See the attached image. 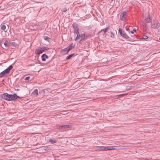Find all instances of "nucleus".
Wrapping results in <instances>:
<instances>
[{"label": "nucleus", "instance_id": "obj_25", "mask_svg": "<svg viewBox=\"0 0 160 160\" xmlns=\"http://www.w3.org/2000/svg\"><path fill=\"white\" fill-rule=\"evenodd\" d=\"M49 142L52 143H54L57 142L55 140H54L53 139H50L49 140Z\"/></svg>", "mask_w": 160, "mask_h": 160}, {"label": "nucleus", "instance_id": "obj_33", "mask_svg": "<svg viewBox=\"0 0 160 160\" xmlns=\"http://www.w3.org/2000/svg\"><path fill=\"white\" fill-rule=\"evenodd\" d=\"M30 78V77L29 76H28V77H26L24 79L25 80V81H27V80H29V79Z\"/></svg>", "mask_w": 160, "mask_h": 160}, {"label": "nucleus", "instance_id": "obj_30", "mask_svg": "<svg viewBox=\"0 0 160 160\" xmlns=\"http://www.w3.org/2000/svg\"><path fill=\"white\" fill-rule=\"evenodd\" d=\"M67 10V9L66 8H64L62 9V11L63 12H65Z\"/></svg>", "mask_w": 160, "mask_h": 160}, {"label": "nucleus", "instance_id": "obj_14", "mask_svg": "<svg viewBox=\"0 0 160 160\" xmlns=\"http://www.w3.org/2000/svg\"><path fill=\"white\" fill-rule=\"evenodd\" d=\"M72 127V125H62V128H68Z\"/></svg>", "mask_w": 160, "mask_h": 160}, {"label": "nucleus", "instance_id": "obj_36", "mask_svg": "<svg viewBox=\"0 0 160 160\" xmlns=\"http://www.w3.org/2000/svg\"><path fill=\"white\" fill-rule=\"evenodd\" d=\"M146 160H152V158H149V159H146Z\"/></svg>", "mask_w": 160, "mask_h": 160}, {"label": "nucleus", "instance_id": "obj_28", "mask_svg": "<svg viewBox=\"0 0 160 160\" xmlns=\"http://www.w3.org/2000/svg\"><path fill=\"white\" fill-rule=\"evenodd\" d=\"M148 38V37L146 35H144L143 36L142 39L144 40H146Z\"/></svg>", "mask_w": 160, "mask_h": 160}, {"label": "nucleus", "instance_id": "obj_12", "mask_svg": "<svg viewBox=\"0 0 160 160\" xmlns=\"http://www.w3.org/2000/svg\"><path fill=\"white\" fill-rule=\"evenodd\" d=\"M105 150H111L115 149V148H114V147L113 146H108L105 147Z\"/></svg>", "mask_w": 160, "mask_h": 160}, {"label": "nucleus", "instance_id": "obj_13", "mask_svg": "<svg viewBox=\"0 0 160 160\" xmlns=\"http://www.w3.org/2000/svg\"><path fill=\"white\" fill-rule=\"evenodd\" d=\"M33 95L37 96L38 95V90L37 89H35L32 92Z\"/></svg>", "mask_w": 160, "mask_h": 160}, {"label": "nucleus", "instance_id": "obj_35", "mask_svg": "<svg viewBox=\"0 0 160 160\" xmlns=\"http://www.w3.org/2000/svg\"><path fill=\"white\" fill-rule=\"evenodd\" d=\"M46 151H48V150H49V149H48V148H46L44 149Z\"/></svg>", "mask_w": 160, "mask_h": 160}, {"label": "nucleus", "instance_id": "obj_19", "mask_svg": "<svg viewBox=\"0 0 160 160\" xmlns=\"http://www.w3.org/2000/svg\"><path fill=\"white\" fill-rule=\"evenodd\" d=\"M4 44L6 47H8L9 45L8 42V41L6 40L4 43Z\"/></svg>", "mask_w": 160, "mask_h": 160}, {"label": "nucleus", "instance_id": "obj_11", "mask_svg": "<svg viewBox=\"0 0 160 160\" xmlns=\"http://www.w3.org/2000/svg\"><path fill=\"white\" fill-rule=\"evenodd\" d=\"M48 58V56L45 54H43L42 56V59L43 61H45L46 60V58Z\"/></svg>", "mask_w": 160, "mask_h": 160}, {"label": "nucleus", "instance_id": "obj_8", "mask_svg": "<svg viewBox=\"0 0 160 160\" xmlns=\"http://www.w3.org/2000/svg\"><path fill=\"white\" fill-rule=\"evenodd\" d=\"M69 52L67 48L61 49L60 51V53L63 55Z\"/></svg>", "mask_w": 160, "mask_h": 160}, {"label": "nucleus", "instance_id": "obj_34", "mask_svg": "<svg viewBox=\"0 0 160 160\" xmlns=\"http://www.w3.org/2000/svg\"><path fill=\"white\" fill-rule=\"evenodd\" d=\"M135 32H136V31L135 30H133V31H131V33H132V34H134V33Z\"/></svg>", "mask_w": 160, "mask_h": 160}, {"label": "nucleus", "instance_id": "obj_24", "mask_svg": "<svg viewBox=\"0 0 160 160\" xmlns=\"http://www.w3.org/2000/svg\"><path fill=\"white\" fill-rule=\"evenodd\" d=\"M12 68H13V66H12V65H11L7 69L10 72V70H11Z\"/></svg>", "mask_w": 160, "mask_h": 160}, {"label": "nucleus", "instance_id": "obj_15", "mask_svg": "<svg viewBox=\"0 0 160 160\" xmlns=\"http://www.w3.org/2000/svg\"><path fill=\"white\" fill-rule=\"evenodd\" d=\"M73 47V44H70L69 46L67 47V48L68 49V51H69L70 50H71Z\"/></svg>", "mask_w": 160, "mask_h": 160}, {"label": "nucleus", "instance_id": "obj_23", "mask_svg": "<svg viewBox=\"0 0 160 160\" xmlns=\"http://www.w3.org/2000/svg\"><path fill=\"white\" fill-rule=\"evenodd\" d=\"M12 68H13V66H12V65H11L7 69L10 72V70H11Z\"/></svg>", "mask_w": 160, "mask_h": 160}, {"label": "nucleus", "instance_id": "obj_1", "mask_svg": "<svg viewBox=\"0 0 160 160\" xmlns=\"http://www.w3.org/2000/svg\"><path fill=\"white\" fill-rule=\"evenodd\" d=\"M0 97L7 101L14 100L18 98H22L17 96L16 93H14L13 94H9L7 93H5L0 95Z\"/></svg>", "mask_w": 160, "mask_h": 160}, {"label": "nucleus", "instance_id": "obj_3", "mask_svg": "<svg viewBox=\"0 0 160 160\" xmlns=\"http://www.w3.org/2000/svg\"><path fill=\"white\" fill-rule=\"evenodd\" d=\"M48 49L47 47H40L36 50L35 53L36 54H40L42 53L44 51Z\"/></svg>", "mask_w": 160, "mask_h": 160}, {"label": "nucleus", "instance_id": "obj_21", "mask_svg": "<svg viewBox=\"0 0 160 160\" xmlns=\"http://www.w3.org/2000/svg\"><path fill=\"white\" fill-rule=\"evenodd\" d=\"M11 45L13 46L16 47L18 45V44L15 42H12L11 43Z\"/></svg>", "mask_w": 160, "mask_h": 160}, {"label": "nucleus", "instance_id": "obj_10", "mask_svg": "<svg viewBox=\"0 0 160 160\" xmlns=\"http://www.w3.org/2000/svg\"><path fill=\"white\" fill-rule=\"evenodd\" d=\"M109 29V28H105V29H103L101 30L98 33H102L103 34H105L108 31Z\"/></svg>", "mask_w": 160, "mask_h": 160}, {"label": "nucleus", "instance_id": "obj_22", "mask_svg": "<svg viewBox=\"0 0 160 160\" xmlns=\"http://www.w3.org/2000/svg\"><path fill=\"white\" fill-rule=\"evenodd\" d=\"M118 32L119 33L120 35L122 36L123 33L122 32V29L119 28Z\"/></svg>", "mask_w": 160, "mask_h": 160}, {"label": "nucleus", "instance_id": "obj_27", "mask_svg": "<svg viewBox=\"0 0 160 160\" xmlns=\"http://www.w3.org/2000/svg\"><path fill=\"white\" fill-rule=\"evenodd\" d=\"M127 94V93H125V94H122L120 95H118V97H122L126 95Z\"/></svg>", "mask_w": 160, "mask_h": 160}, {"label": "nucleus", "instance_id": "obj_5", "mask_svg": "<svg viewBox=\"0 0 160 160\" xmlns=\"http://www.w3.org/2000/svg\"><path fill=\"white\" fill-rule=\"evenodd\" d=\"M73 28L74 29V36H76V35L79 32V27L78 25L76 23H74L72 25Z\"/></svg>", "mask_w": 160, "mask_h": 160}, {"label": "nucleus", "instance_id": "obj_9", "mask_svg": "<svg viewBox=\"0 0 160 160\" xmlns=\"http://www.w3.org/2000/svg\"><path fill=\"white\" fill-rule=\"evenodd\" d=\"M122 36L124 38L126 39L127 40L130 41V38L125 32H123Z\"/></svg>", "mask_w": 160, "mask_h": 160}, {"label": "nucleus", "instance_id": "obj_2", "mask_svg": "<svg viewBox=\"0 0 160 160\" xmlns=\"http://www.w3.org/2000/svg\"><path fill=\"white\" fill-rule=\"evenodd\" d=\"M76 38L75 39V41L80 39V41H84L88 37V36L85 35V34H81L80 35L79 33H78L76 35Z\"/></svg>", "mask_w": 160, "mask_h": 160}, {"label": "nucleus", "instance_id": "obj_32", "mask_svg": "<svg viewBox=\"0 0 160 160\" xmlns=\"http://www.w3.org/2000/svg\"><path fill=\"white\" fill-rule=\"evenodd\" d=\"M99 150H105V147H102L100 148L99 149Z\"/></svg>", "mask_w": 160, "mask_h": 160}, {"label": "nucleus", "instance_id": "obj_7", "mask_svg": "<svg viewBox=\"0 0 160 160\" xmlns=\"http://www.w3.org/2000/svg\"><path fill=\"white\" fill-rule=\"evenodd\" d=\"M145 22L147 23H150L151 21V18L149 14H148L147 17L145 18Z\"/></svg>", "mask_w": 160, "mask_h": 160}, {"label": "nucleus", "instance_id": "obj_20", "mask_svg": "<svg viewBox=\"0 0 160 160\" xmlns=\"http://www.w3.org/2000/svg\"><path fill=\"white\" fill-rule=\"evenodd\" d=\"M6 27L5 25H2L1 26V29L2 31H5L6 29Z\"/></svg>", "mask_w": 160, "mask_h": 160}, {"label": "nucleus", "instance_id": "obj_29", "mask_svg": "<svg viewBox=\"0 0 160 160\" xmlns=\"http://www.w3.org/2000/svg\"><path fill=\"white\" fill-rule=\"evenodd\" d=\"M110 36L112 38H114V34L112 33V32H111Z\"/></svg>", "mask_w": 160, "mask_h": 160}, {"label": "nucleus", "instance_id": "obj_17", "mask_svg": "<svg viewBox=\"0 0 160 160\" xmlns=\"http://www.w3.org/2000/svg\"><path fill=\"white\" fill-rule=\"evenodd\" d=\"M43 38L45 40L48 41H49L50 39V38H49L46 36H44L43 37Z\"/></svg>", "mask_w": 160, "mask_h": 160}, {"label": "nucleus", "instance_id": "obj_4", "mask_svg": "<svg viewBox=\"0 0 160 160\" xmlns=\"http://www.w3.org/2000/svg\"><path fill=\"white\" fill-rule=\"evenodd\" d=\"M160 24L159 22L157 21H155L151 24L152 28L154 29H157L160 27Z\"/></svg>", "mask_w": 160, "mask_h": 160}, {"label": "nucleus", "instance_id": "obj_6", "mask_svg": "<svg viewBox=\"0 0 160 160\" xmlns=\"http://www.w3.org/2000/svg\"><path fill=\"white\" fill-rule=\"evenodd\" d=\"M126 12H122L120 15V19L122 21L125 20L126 18Z\"/></svg>", "mask_w": 160, "mask_h": 160}, {"label": "nucleus", "instance_id": "obj_18", "mask_svg": "<svg viewBox=\"0 0 160 160\" xmlns=\"http://www.w3.org/2000/svg\"><path fill=\"white\" fill-rule=\"evenodd\" d=\"M74 55V54H71L68 56H67L66 58V59L67 60L71 58Z\"/></svg>", "mask_w": 160, "mask_h": 160}, {"label": "nucleus", "instance_id": "obj_26", "mask_svg": "<svg viewBox=\"0 0 160 160\" xmlns=\"http://www.w3.org/2000/svg\"><path fill=\"white\" fill-rule=\"evenodd\" d=\"M56 128L58 129H62V125H57L56 127Z\"/></svg>", "mask_w": 160, "mask_h": 160}, {"label": "nucleus", "instance_id": "obj_16", "mask_svg": "<svg viewBox=\"0 0 160 160\" xmlns=\"http://www.w3.org/2000/svg\"><path fill=\"white\" fill-rule=\"evenodd\" d=\"M5 75V73L4 71L0 73V78H2Z\"/></svg>", "mask_w": 160, "mask_h": 160}, {"label": "nucleus", "instance_id": "obj_31", "mask_svg": "<svg viewBox=\"0 0 160 160\" xmlns=\"http://www.w3.org/2000/svg\"><path fill=\"white\" fill-rule=\"evenodd\" d=\"M4 72H5V73H8L9 72V71L7 69H6L4 71Z\"/></svg>", "mask_w": 160, "mask_h": 160}]
</instances>
